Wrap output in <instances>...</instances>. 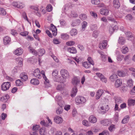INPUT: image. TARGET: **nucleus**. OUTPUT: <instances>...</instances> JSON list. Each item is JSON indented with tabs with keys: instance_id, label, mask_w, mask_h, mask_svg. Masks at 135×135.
Returning a JSON list of instances; mask_svg holds the SVG:
<instances>
[{
	"instance_id": "nucleus-1",
	"label": "nucleus",
	"mask_w": 135,
	"mask_h": 135,
	"mask_svg": "<svg viewBox=\"0 0 135 135\" xmlns=\"http://www.w3.org/2000/svg\"><path fill=\"white\" fill-rule=\"evenodd\" d=\"M60 73L62 77H59L56 81L64 83L66 81V79L69 78V73L66 70L63 69L61 70Z\"/></svg>"
},
{
	"instance_id": "nucleus-2",
	"label": "nucleus",
	"mask_w": 135,
	"mask_h": 135,
	"mask_svg": "<svg viewBox=\"0 0 135 135\" xmlns=\"http://www.w3.org/2000/svg\"><path fill=\"white\" fill-rule=\"evenodd\" d=\"M62 97L59 95H57L56 97L55 100L57 102L58 104L60 107L56 111V113L57 114H59L62 112L63 110L62 107L64 106V102L62 100Z\"/></svg>"
},
{
	"instance_id": "nucleus-3",
	"label": "nucleus",
	"mask_w": 135,
	"mask_h": 135,
	"mask_svg": "<svg viewBox=\"0 0 135 135\" xmlns=\"http://www.w3.org/2000/svg\"><path fill=\"white\" fill-rule=\"evenodd\" d=\"M75 101L77 103L82 104L86 102V99L85 98L82 96L77 97L75 99Z\"/></svg>"
},
{
	"instance_id": "nucleus-4",
	"label": "nucleus",
	"mask_w": 135,
	"mask_h": 135,
	"mask_svg": "<svg viewBox=\"0 0 135 135\" xmlns=\"http://www.w3.org/2000/svg\"><path fill=\"white\" fill-rule=\"evenodd\" d=\"M11 86L10 82H7L3 83L1 85V89L3 91H6L9 89Z\"/></svg>"
},
{
	"instance_id": "nucleus-5",
	"label": "nucleus",
	"mask_w": 135,
	"mask_h": 135,
	"mask_svg": "<svg viewBox=\"0 0 135 135\" xmlns=\"http://www.w3.org/2000/svg\"><path fill=\"white\" fill-rule=\"evenodd\" d=\"M33 76L37 78L41 79L42 77V75L41 72L38 68H37L33 71Z\"/></svg>"
},
{
	"instance_id": "nucleus-6",
	"label": "nucleus",
	"mask_w": 135,
	"mask_h": 135,
	"mask_svg": "<svg viewBox=\"0 0 135 135\" xmlns=\"http://www.w3.org/2000/svg\"><path fill=\"white\" fill-rule=\"evenodd\" d=\"M96 74L103 82L105 83H107V78L102 74L100 73H97Z\"/></svg>"
},
{
	"instance_id": "nucleus-7",
	"label": "nucleus",
	"mask_w": 135,
	"mask_h": 135,
	"mask_svg": "<svg viewBox=\"0 0 135 135\" xmlns=\"http://www.w3.org/2000/svg\"><path fill=\"white\" fill-rule=\"evenodd\" d=\"M80 80L77 77H75L73 78L71 83L74 85L76 87V86L80 83Z\"/></svg>"
},
{
	"instance_id": "nucleus-8",
	"label": "nucleus",
	"mask_w": 135,
	"mask_h": 135,
	"mask_svg": "<svg viewBox=\"0 0 135 135\" xmlns=\"http://www.w3.org/2000/svg\"><path fill=\"white\" fill-rule=\"evenodd\" d=\"M100 123L102 125L104 126H109L111 123V121L109 119H105L100 121Z\"/></svg>"
},
{
	"instance_id": "nucleus-9",
	"label": "nucleus",
	"mask_w": 135,
	"mask_h": 135,
	"mask_svg": "<svg viewBox=\"0 0 135 135\" xmlns=\"http://www.w3.org/2000/svg\"><path fill=\"white\" fill-rule=\"evenodd\" d=\"M51 27L50 30L52 32V34L54 36H56L57 35V30L53 24H51Z\"/></svg>"
},
{
	"instance_id": "nucleus-10",
	"label": "nucleus",
	"mask_w": 135,
	"mask_h": 135,
	"mask_svg": "<svg viewBox=\"0 0 135 135\" xmlns=\"http://www.w3.org/2000/svg\"><path fill=\"white\" fill-rule=\"evenodd\" d=\"M78 91V89L76 87L74 86L72 89L70 94V96L73 97H75Z\"/></svg>"
},
{
	"instance_id": "nucleus-11",
	"label": "nucleus",
	"mask_w": 135,
	"mask_h": 135,
	"mask_svg": "<svg viewBox=\"0 0 135 135\" xmlns=\"http://www.w3.org/2000/svg\"><path fill=\"white\" fill-rule=\"evenodd\" d=\"M54 122L57 124L61 123L63 121L62 118L59 116H56L54 118Z\"/></svg>"
},
{
	"instance_id": "nucleus-12",
	"label": "nucleus",
	"mask_w": 135,
	"mask_h": 135,
	"mask_svg": "<svg viewBox=\"0 0 135 135\" xmlns=\"http://www.w3.org/2000/svg\"><path fill=\"white\" fill-rule=\"evenodd\" d=\"M14 54L17 56L21 55L23 53V50L21 48H19L14 51Z\"/></svg>"
},
{
	"instance_id": "nucleus-13",
	"label": "nucleus",
	"mask_w": 135,
	"mask_h": 135,
	"mask_svg": "<svg viewBox=\"0 0 135 135\" xmlns=\"http://www.w3.org/2000/svg\"><path fill=\"white\" fill-rule=\"evenodd\" d=\"M107 45V41L104 40L102 42L100 43L99 45V48L101 49H104Z\"/></svg>"
},
{
	"instance_id": "nucleus-14",
	"label": "nucleus",
	"mask_w": 135,
	"mask_h": 135,
	"mask_svg": "<svg viewBox=\"0 0 135 135\" xmlns=\"http://www.w3.org/2000/svg\"><path fill=\"white\" fill-rule=\"evenodd\" d=\"M89 121L90 123H96L97 121L96 118L94 115H90L89 118Z\"/></svg>"
},
{
	"instance_id": "nucleus-15",
	"label": "nucleus",
	"mask_w": 135,
	"mask_h": 135,
	"mask_svg": "<svg viewBox=\"0 0 135 135\" xmlns=\"http://www.w3.org/2000/svg\"><path fill=\"white\" fill-rule=\"evenodd\" d=\"M20 77L23 81L26 80L28 79V76L27 74L25 73H21L20 74Z\"/></svg>"
},
{
	"instance_id": "nucleus-16",
	"label": "nucleus",
	"mask_w": 135,
	"mask_h": 135,
	"mask_svg": "<svg viewBox=\"0 0 135 135\" xmlns=\"http://www.w3.org/2000/svg\"><path fill=\"white\" fill-rule=\"evenodd\" d=\"M113 5L116 9H118L120 7V4L119 0H113Z\"/></svg>"
},
{
	"instance_id": "nucleus-17",
	"label": "nucleus",
	"mask_w": 135,
	"mask_h": 135,
	"mask_svg": "<svg viewBox=\"0 0 135 135\" xmlns=\"http://www.w3.org/2000/svg\"><path fill=\"white\" fill-rule=\"evenodd\" d=\"M118 27L117 26H110L109 27V33L112 34L115 30L118 29Z\"/></svg>"
},
{
	"instance_id": "nucleus-18",
	"label": "nucleus",
	"mask_w": 135,
	"mask_h": 135,
	"mask_svg": "<svg viewBox=\"0 0 135 135\" xmlns=\"http://www.w3.org/2000/svg\"><path fill=\"white\" fill-rule=\"evenodd\" d=\"M103 92V90L101 89L97 91L96 95V99H98L100 98Z\"/></svg>"
},
{
	"instance_id": "nucleus-19",
	"label": "nucleus",
	"mask_w": 135,
	"mask_h": 135,
	"mask_svg": "<svg viewBox=\"0 0 135 135\" xmlns=\"http://www.w3.org/2000/svg\"><path fill=\"white\" fill-rule=\"evenodd\" d=\"M122 84V80L121 79H118L116 80L115 83V86L116 88L120 87Z\"/></svg>"
},
{
	"instance_id": "nucleus-20",
	"label": "nucleus",
	"mask_w": 135,
	"mask_h": 135,
	"mask_svg": "<svg viewBox=\"0 0 135 135\" xmlns=\"http://www.w3.org/2000/svg\"><path fill=\"white\" fill-rule=\"evenodd\" d=\"M67 50L68 51L71 53L75 54L77 52L76 50L74 47H72L70 48H68Z\"/></svg>"
},
{
	"instance_id": "nucleus-21",
	"label": "nucleus",
	"mask_w": 135,
	"mask_h": 135,
	"mask_svg": "<svg viewBox=\"0 0 135 135\" xmlns=\"http://www.w3.org/2000/svg\"><path fill=\"white\" fill-rule=\"evenodd\" d=\"M100 12L101 14L105 15H108L109 13V11L108 9L104 8L100 9Z\"/></svg>"
},
{
	"instance_id": "nucleus-22",
	"label": "nucleus",
	"mask_w": 135,
	"mask_h": 135,
	"mask_svg": "<svg viewBox=\"0 0 135 135\" xmlns=\"http://www.w3.org/2000/svg\"><path fill=\"white\" fill-rule=\"evenodd\" d=\"M129 119V117L128 115L125 116L121 121L123 124H126L128 122Z\"/></svg>"
},
{
	"instance_id": "nucleus-23",
	"label": "nucleus",
	"mask_w": 135,
	"mask_h": 135,
	"mask_svg": "<svg viewBox=\"0 0 135 135\" xmlns=\"http://www.w3.org/2000/svg\"><path fill=\"white\" fill-rule=\"evenodd\" d=\"M3 42L5 45L9 44L11 41V38L8 36L5 37L3 39Z\"/></svg>"
},
{
	"instance_id": "nucleus-24",
	"label": "nucleus",
	"mask_w": 135,
	"mask_h": 135,
	"mask_svg": "<svg viewBox=\"0 0 135 135\" xmlns=\"http://www.w3.org/2000/svg\"><path fill=\"white\" fill-rule=\"evenodd\" d=\"M31 83L33 85H38L39 84V81L37 79L33 78L31 80Z\"/></svg>"
},
{
	"instance_id": "nucleus-25",
	"label": "nucleus",
	"mask_w": 135,
	"mask_h": 135,
	"mask_svg": "<svg viewBox=\"0 0 135 135\" xmlns=\"http://www.w3.org/2000/svg\"><path fill=\"white\" fill-rule=\"evenodd\" d=\"M121 14V13L119 11H114L113 15L116 18H121L122 16Z\"/></svg>"
},
{
	"instance_id": "nucleus-26",
	"label": "nucleus",
	"mask_w": 135,
	"mask_h": 135,
	"mask_svg": "<svg viewBox=\"0 0 135 135\" xmlns=\"http://www.w3.org/2000/svg\"><path fill=\"white\" fill-rule=\"evenodd\" d=\"M127 87L129 88L132 87L133 86V81L132 79H129L127 81Z\"/></svg>"
},
{
	"instance_id": "nucleus-27",
	"label": "nucleus",
	"mask_w": 135,
	"mask_h": 135,
	"mask_svg": "<svg viewBox=\"0 0 135 135\" xmlns=\"http://www.w3.org/2000/svg\"><path fill=\"white\" fill-rule=\"evenodd\" d=\"M125 40L124 38L122 37H119L118 40V43L120 45H123L125 43Z\"/></svg>"
},
{
	"instance_id": "nucleus-28",
	"label": "nucleus",
	"mask_w": 135,
	"mask_h": 135,
	"mask_svg": "<svg viewBox=\"0 0 135 135\" xmlns=\"http://www.w3.org/2000/svg\"><path fill=\"white\" fill-rule=\"evenodd\" d=\"M80 22V21L79 19L73 21L71 23V25L72 26L74 27L77 25H78Z\"/></svg>"
},
{
	"instance_id": "nucleus-29",
	"label": "nucleus",
	"mask_w": 135,
	"mask_h": 135,
	"mask_svg": "<svg viewBox=\"0 0 135 135\" xmlns=\"http://www.w3.org/2000/svg\"><path fill=\"white\" fill-rule=\"evenodd\" d=\"M58 71L56 69L52 71V75L55 78H56V77H57V79H55L54 80L56 81V80L57 79L59 78L57 76V75L58 74Z\"/></svg>"
},
{
	"instance_id": "nucleus-30",
	"label": "nucleus",
	"mask_w": 135,
	"mask_h": 135,
	"mask_svg": "<svg viewBox=\"0 0 135 135\" xmlns=\"http://www.w3.org/2000/svg\"><path fill=\"white\" fill-rule=\"evenodd\" d=\"M40 133L41 135H46L47 133L44 127H42L40 130Z\"/></svg>"
},
{
	"instance_id": "nucleus-31",
	"label": "nucleus",
	"mask_w": 135,
	"mask_h": 135,
	"mask_svg": "<svg viewBox=\"0 0 135 135\" xmlns=\"http://www.w3.org/2000/svg\"><path fill=\"white\" fill-rule=\"evenodd\" d=\"M9 98V95L7 94L5 95L4 96H3L1 98L0 100L1 101L4 102H7L8 99Z\"/></svg>"
},
{
	"instance_id": "nucleus-32",
	"label": "nucleus",
	"mask_w": 135,
	"mask_h": 135,
	"mask_svg": "<svg viewBox=\"0 0 135 135\" xmlns=\"http://www.w3.org/2000/svg\"><path fill=\"white\" fill-rule=\"evenodd\" d=\"M28 49L30 52L32 53L35 55L36 56L37 55V52L35 49H33L31 46H29Z\"/></svg>"
},
{
	"instance_id": "nucleus-33",
	"label": "nucleus",
	"mask_w": 135,
	"mask_h": 135,
	"mask_svg": "<svg viewBox=\"0 0 135 135\" xmlns=\"http://www.w3.org/2000/svg\"><path fill=\"white\" fill-rule=\"evenodd\" d=\"M101 110H103L101 112L102 113V114H104L106 113V111H108L109 109V107L108 105H107V107H101Z\"/></svg>"
},
{
	"instance_id": "nucleus-34",
	"label": "nucleus",
	"mask_w": 135,
	"mask_h": 135,
	"mask_svg": "<svg viewBox=\"0 0 135 135\" xmlns=\"http://www.w3.org/2000/svg\"><path fill=\"white\" fill-rule=\"evenodd\" d=\"M70 33L72 36H74L77 34V30L75 28H73L70 31Z\"/></svg>"
},
{
	"instance_id": "nucleus-35",
	"label": "nucleus",
	"mask_w": 135,
	"mask_h": 135,
	"mask_svg": "<svg viewBox=\"0 0 135 135\" xmlns=\"http://www.w3.org/2000/svg\"><path fill=\"white\" fill-rule=\"evenodd\" d=\"M61 36V38L64 40H66L69 38V35L66 33H62Z\"/></svg>"
},
{
	"instance_id": "nucleus-36",
	"label": "nucleus",
	"mask_w": 135,
	"mask_h": 135,
	"mask_svg": "<svg viewBox=\"0 0 135 135\" xmlns=\"http://www.w3.org/2000/svg\"><path fill=\"white\" fill-rule=\"evenodd\" d=\"M45 53V51L43 49H40L39 50L38 52V54L39 56L43 55Z\"/></svg>"
},
{
	"instance_id": "nucleus-37",
	"label": "nucleus",
	"mask_w": 135,
	"mask_h": 135,
	"mask_svg": "<svg viewBox=\"0 0 135 135\" xmlns=\"http://www.w3.org/2000/svg\"><path fill=\"white\" fill-rule=\"evenodd\" d=\"M117 78V76L115 74H113L109 77L110 80L112 81H114Z\"/></svg>"
},
{
	"instance_id": "nucleus-38",
	"label": "nucleus",
	"mask_w": 135,
	"mask_h": 135,
	"mask_svg": "<svg viewBox=\"0 0 135 135\" xmlns=\"http://www.w3.org/2000/svg\"><path fill=\"white\" fill-rule=\"evenodd\" d=\"M71 6V4L70 3L66 4L63 8L64 11L68 10Z\"/></svg>"
},
{
	"instance_id": "nucleus-39",
	"label": "nucleus",
	"mask_w": 135,
	"mask_h": 135,
	"mask_svg": "<svg viewBox=\"0 0 135 135\" xmlns=\"http://www.w3.org/2000/svg\"><path fill=\"white\" fill-rule=\"evenodd\" d=\"M121 51L123 53L126 54L128 51L129 50L127 47L124 46L122 47Z\"/></svg>"
},
{
	"instance_id": "nucleus-40",
	"label": "nucleus",
	"mask_w": 135,
	"mask_h": 135,
	"mask_svg": "<svg viewBox=\"0 0 135 135\" xmlns=\"http://www.w3.org/2000/svg\"><path fill=\"white\" fill-rule=\"evenodd\" d=\"M82 124L84 126L88 127L90 126L91 124L89 122L86 120H84L82 121Z\"/></svg>"
},
{
	"instance_id": "nucleus-41",
	"label": "nucleus",
	"mask_w": 135,
	"mask_h": 135,
	"mask_svg": "<svg viewBox=\"0 0 135 135\" xmlns=\"http://www.w3.org/2000/svg\"><path fill=\"white\" fill-rule=\"evenodd\" d=\"M117 73L118 75L120 77H124L126 76V73L123 71H118Z\"/></svg>"
},
{
	"instance_id": "nucleus-42",
	"label": "nucleus",
	"mask_w": 135,
	"mask_h": 135,
	"mask_svg": "<svg viewBox=\"0 0 135 135\" xmlns=\"http://www.w3.org/2000/svg\"><path fill=\"white\" fill-rule=\"evenodd\" d=\"M135 103V100L129 99L128 100V105L129 106L134 105Z\"/></svg>"
},
{
	"instance_id": "nucleus-43",
	"label": "nucleus",
	"mask_w": 135,
	"mask_h": 135,
	"mask_svg": "<svg viewBox=\"0 0 135 135\" xmlns=\"http://www.w3.org/2000/svg\"><path fill=\"white\" fill-rule=\"evenodd\" d=\"M41 73L43 77L45 80V81L47 83H49V81L48 79H47L46 76L45 75V72L44 71L42 70L41 71Z\"/></svg>"
},
{
	"instance_id": "nucleus-44",
	"label": "nucleus",
	"mask_w": 135,
	"mask_h": 135,
	"mask_svg": "<svg viewBox=\"0 0 135 135\" xmlns=\"http://www.w3.org/2000/svg\"><path fill=\"white\" fill-rule=\"evenodd\" d=\"M115 129V127L114 125L112 124L109 127L108 129L111 132L113 131Z\"/></svg>"
},
{
	"instance_id": "nucleus-45",
	"label": "nucleus",
	"mask_w": 135,
	"mask_h": 135,
	"mask_svg": "<svg viewBox=\"0 0 135 135\" xmlns=\"http://www.w3.org/2000/svg\"><path fill=\"white\" fill-rule=\"evenodd\" d=\"M90 29L93 31L97 29V26L96 24H91L90 25Z\"/></svg>"
},
{
	"instance_id": "nucleus-46",
	"label": "nucleus",
	"mask_w": 135,
	"mask_h": 135,
	"mask_svg": "<svg viewBox=\"0 0 135 135\" xmlns=\"http://www.w3.org/2000/svg\"><path fill=\"white\" fill-rule=\"evenodd\" d=\"M6 12L3 8H0V15L4 16L6 14Z\"/></svg>"
},
{
	"instance_id": "nucleus-47",
	"label": "nucleus",
	"mask_w": 135,
	"mask_h": 135,
	"mask_svg": "<svg viewBox=\"0 0 135 135\" xmlns=\"http://www.w3.org/2000/svg\"><path fill=\"white\" fill-rule=\"evenodd\" d=\"M82 30H85V28L87 26V23L85 21H83L81 24Z\"/></svg>"
},
{
	"instance_id": "nucleus-48",
	"label": "nucleus",
	"mask_w": 135,
	"mask_h": 135,
	"mask_svg": "<svg viewBox=\"0 0 135 135\" xmlns=\"http://www.w3.org/2000/svg\"><path fill=\"white\" fill-rule=\"evenodd\" d=\"M90 64L88 62H85L83 63V66L84 67L86 68H89L90 66Z\"/></svg>"
},
{
	"instance_id": "nucleus-49",
	"label": "nucleus",
	"mask_w": 135,
	"mask_h": 135,
	"mask_svg": "<svg viewBox=\"0 0 135 135\" xmlns=\"http://www.w3.org/2000/svg\"><path fill=\"white\" fill-rule=\"evenodd\" d=\"M98 52L101 55V56L102 60L104 61L105 60L106 57L104 55V53L101 51H98Z\"/></svg>"
},
{
	"instance_id": "nucleus-50",
	"label": "nucleus",
	"mask_w": 135,
	"mask_h": 135,
	"mask_svg": "<svg viewBox=\"0 0 135 135\" xmlns=\"http://www.w3.org/2000/svg\"><path fill=\"white\" fill-rule=\"evenodd\" d=\"M124 58V56L121 55L119 54L117 55V59L118 61H121Z\"/></svg>"
},
{
	"instance_id": "nucleus-51",
	"label": "nucleus",
	"mask_w": 135,
	"mask_h": 135,
	"mask_svg": "<svg viewBox=\"0 0 135 135\" xmlns=\"http://www.w3.org/2000/svg\"><path fill=\"white\" fill-rule=\"evenodd\" d=\"M125 34L126 35V37H127L128 38L127 39L128 40H130L129 38H131L132 37V34L130 32H126V33H125Z\"/></svg>"
},
{
	"instance_id": "nucleus-52",
	"label": "nucleus",
	"mask_w": 135,
	"mask_h": 135,
	"mask_svg": "<svg viewBox=\"0 0 135 135\" xmlns=\"http://www.w3.org/2000/svg\"><path fill=\"white\" fill-rule=\"evenodd\" d=\"M122 102V99L120 97H117L115 99V103L119 104Z\"/></svg>"
},
{
	"instance_id": "nucleus-53",
	"label": "nucleus",
	"mask_w": 135,
	"mask_h": 135,
	"mask_svg": "<svg viewBox=\"0 0 135 135\" xmlns=\"http://www.w3.org/2000/svg\"><path fill=\"white\" fill-rule=\"evenodd\" d=\"M79 17L81 20H84L86 19L87 16L85 14H81L80 15Z\"/></svg>"
},
{
	"instance_id": "nucleus-54",
	"label": "nucleus",
	"mask_w": 135,
	"mask_h": 135,
	"mask_svg": "<svg viewBox=\"0 0 135 135\" xmlns=\"http://www.w3.org/2000/svg\"><path fill=\"white\" fill-rule=\"evenodd\" d=\"M46 8L47 11L48 12H50L52 9V7L50 4H48Z\"/></svg>"
},
{
	"instance_id": "nucleus-55",
	"label": "nucleus",
	"mask_w": 135,
	"mask_h": 135,
	"mask_svg": "<svg viewBox=\"0 0 135 135\" xmlns=\"http://www.w3.org/2000/svg\"><path fill=\"white\" fill-rule=\"evenodd\" d=\"M70 16L71 17H76L78 16V14L74 11H71Z\"/></svg>"
},
{
	"instance_id": "nucleus-56",
	"label": "nucleus",
	"mask_w": 135,
	"mask_h": 135,
	"mask_svg": "<svg viewBox=\"0 0 135 135\" xmlns=\"http://www.w3.org/2000/svg\"><path fill=\"white\" fill-rule=\"evenodd\" d=\"M98 31L96 30L95 31L93 32V36L95 38H96L98 36Z\"/></svg>"
},
{
	"instance_id": "nucleus-57",
	"label": "nucleus",
	"mask_w": 135,
	"mask_h": 135,
	"mask_svg": "<svg viewBox=\"0 0 135 135\" xmlns=\"http://www.w3.org/2000/svg\"><path fill=\"white\" fill-rule=\"evenodd\" d=\"M75 44V42L73 41H70L67 42L66 44L68 46H72Z\"/></svg>"
},
{
	"instance_id": "nucleus-58",
	"label": "nucleus",
	"mask_w": 135,
	"mask_h": 135,
	"mask_svg": "<svg viewBox=\"0 0 135 135\" xmlns=\"http://www.w3.org/2000/svg\"><path fill=\"white\" fill-rule=\"evenodd\" d=\"M92 3L94 4H98L100 3L99 0H91Z\"/></svg>"
},
{
	"instance_id": "nucleus-59",
	"label": "nucleus",
	"mask_w": 135,
	"mask_h": 135,
	"mask_svg": "<svg viewBox=\"0 0 135 135\" xmlns=\"http://www.w3.org/2000/svg\"><path fill=\"white\" fill-rule=\"evenodd\" d=\"M16 84L17 86H20L22 84V83L20 80L18 79L16 80Z\"/></svg>"
},
{
	"instance_id": "nucleus-60",
	"label": "nucleus",
	"mask_w": 135,
	"mask_h": 135,
	"mask_svg": "<svg viewBox=\"0 0 135 135\" xmlns=\"http://www.w3.org/2000/svg\"><path fill=\"white\" fill-rule=\"evenodd\" d=\"M90 14L91 16H93L95 18L97 19V15L95 12L91 11L90 12Z\"/></svg>"
},
{
	"instance_id": "nucleus-61",
	"label": "nucleus",
	"mask_w": 135,
	"mask_h": 135,
	"mask_svg": "<svg viewBox=\"0 0 135 135\" xmlns=\"http://www.w3.org/2000/svg\"><path fill=\"white\" fill-rule=\"evenodd\" d=\"M59 22L61 26H64L66 25V22L64 20H60Z\"/></svg>"
},
{
	"instance_id": "nucleus-62",
	"label": "nucleus",
	"mask_w": 135,
	"mask_h": 135,
	"mask_svg": "<svg viewBox=\"0 0 135 135\" xmlns=\"http://www.w3.org/2000/svg\"><path fill=\"white\" fill-rule=\"evenodd\" d=\"M87 60L89 61V63L90 64L93 65H94V63L90 57H89L87 59Z\"/></svg>"
},
{
	"instance_id": "nucleus-63",
	"label": "nucleus",
	"mask_w": 135,
	"mask_h": 135,
	"mask_svg": "<svg viewBox=\"0 0 135 135\" xmlns=\"http://www.w3.org/2000/svg\"><path fill=\"white\" fill-rule=\"evenodd\" d=\"M40 126L39 125H35L33 126L32 127V130L33 131L37 130L39 128Z\"/></svg>"
},
{
	"instance_id": "nucleus-64",
	"label": "nucleus",
	"mask_w": 135,
	"mask_h": 135,
	"mask_svg": "<svg viewBox=\"0 0 135 135\" xmlns=\"http://www.w3.org/2000/svg\"><path fill=\"white\" fill-rule=\"evenodd\" d=\"M28 32L27 31H25L24 32H21L20 34L21 35L23 36H26L28 35Z\"/></svg>"
}]
</instances>
